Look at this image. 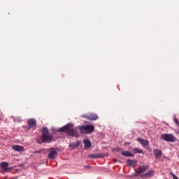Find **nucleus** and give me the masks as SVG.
Here are the masks:
<instances>
[{"mask_svg":"<svg viewBox=\"0 0 179 179\" xmlns=\"http://www.w3.org/2000/svg\"><path fill=\"white\" fill-rule=\"evenodd\" d=\"M52 132H59L60 134H68L69 135H76L78 132V127H74L73 124L68 123L67 124L59 128L57 130L52 129Z\"/></svg>","mask_w":179,"mask_h":179,"instance_id":"obj_1","label":"nucleus"},{"mask_svg":"<svg viewBox=\"0 0 179 179\" xmlns=\"http://www.w3.org/2000/svg\"><path fill=\"white\" fill-rule=\"evenodd\" d=\"M77 129H79L81 134H92L94 131L93 125L78 126Z\"/></svg>","mask_w":179,"mask_h":179,"instance_id":"obj_2","label":"nucleus"},{"mask_svg":"<svg viewBox=\"0 0 179 179\" xmlns=\"http://www.w3.org/2000/svg\"><path fill=\"white\" fill-rule=\"evenodd\" d=\"M27 127H24L26 128L25 130L30 131V129H36L37 128V121L36 119L30 118L27 122Z\"/></svg>","mask_w":179,"mask_h":179,"instance_id":"obj_3","label":"nucleus"},{"mask_svg":"<svg viewBox=\"0 0 179 179\" xmlns=\"http://www.w3.org/2000/svg\"><path fill=\"white\" fill-rule=\"evenodd\" d=\"M41 140V141H40L38 140L37 141L38 143H40V145H41V143H44V142H50V141L52 140V136L43 135V136H42Z\"/></svg>","mask_w":179,"mask_h":179,"instance_id":"obj_4","label":"nucleus"},{"mask_svg":"<svg viewBox=\"0 0 179 179\" xmlns=\"http://www.w3.org/2000/svg\"><path fill=\"white\" fill-rule=\"evenodd\" d=\"M162 139L166 141V142H176V141H177V138L173 135H163Z\"/></svg>","mask_w":179,"mask_h":179,"instance_id":"obj_5","label":"nucleus"},{"mask_svg":"<svg viewBox=\"0 0 179 179\" xmlns=\"http://www.w3.org/2000/svg\"><path fill=\"white\" fill-rule=\"evenodd\" d=\"M127 164L129 167H136L138 166V160L136 159H127Z\"/></svg>","mask_w":179,"mask_h":179,"instance_id":"obj_6","label":"nucleus"},{"mask_svg":"<svg viewBox=\"0 0 179 179\" xmlns=\"http://www.w3.org/2000/svg\"><path fill=\"white\" fill-rule=\"evenodd\" d=\"M155 176V171L150 170L146 173L142 174L141 176V178H152Z\"/></svg>","mask_w":179,"mask_h":179,"instance_id":"obj_7","label":"nucleus"},{"mask_svg":"<svg viewBox=\"0 0 179 179\" xmlns=\"http://www.w3.org/2000/svg\"><path fill=\"white\" fill-rule=\"evenodd\" d=\"M85 118L90 121H96V120L99 118V116H97L96 113H90L89 115H85Z\"/></svg>","mask_w":179,"mask_h":179,"instance_id":"obj_8","label":"nucleus"},{"mask_svg":"<svg viewBox=\"0 0 179 179\" xmlns=\"http://www.w3.org/2000/svg\"><path fill=\"white\" fill-rule=\"evenodd\" d=\"M148 169H149L148 166H141L136 170V173L137 174H142V173H145Z\"/></svg>","mask_w":179,"mask_h":179,"instance_id":"obj_9","label":"nucleus"},{"mask_svg":"<svg viewBox=\"0 0 179 179\" xmlns=\"http://www.w3.org/2000/svg\"><path fill=\"white\" fill-rule=\"evenodd\" d=\"M0 166L1 167V169L3 170V171H9V170H12V168H8V166H9V164H8V162H1L0 164Z\"/></svg>","mask_w":179,"mask_h":179,"instance_id":"obj_10","label":"nucleus"},{"mask_svg":"<svg viewBox=\"0 0 179 179\" xmlns=\"http://www.w3.org/2000/svg\"><path fill=\"white\" fill-rule=\"evenodd\" d=\"M83 143L85 145V148H86L87 149L92 148V143L90 142V140L85 139L83 141Z\"/></svg>","mask_w":179,"mask_h":179,"instance_id":"obj_11","label":"nucleus"},{"mask_svg":"<svg viewBox=\"0 0 179 179\" xmlns=\"http://www.w3.org/2000/svg\"><path fill=\"white\" fill-rule=\"evenodd\" d=\"M12 148L13 150H16L17 152H23L24 150V148L20 145H13Z\"/></svg>","mask_w":179,"mask_h":179,"instance_id":"obj_12","label":"nucleus"},{"mask_svg":"<svg viewBox=\"0 0 179 179\" xmlns=\"http://www.w3.org/2000/svg\"><path fill=\"white\" fill-rule=\"evenodd\" d=\"M55 155H57V150H55V149L51 150L50 152L48 154L49 159H55Z\"/></svg>","mask_w":179,"mask_h":179,"instance_id":"obj_13","label":"nucleus"},{"mask_svg":"<svg viewBox=\"0 0 179 179\" xmlns=\"http://www.w3.org/2000/svg\"><path fill=\"white\" fill-rule=\"evenodd\" d=\"M138 141L142 145V146H148L149 145V141L142 138H138Z\"/></svg>","mask_w":179,"mask_h":179,"instance_id":"obj_14","label":"nucleus"},{"mask_svg":"<svg viewBox=\"0 0 179 179\" xmlns=\"http://www.w3.org/2000/svg\"><path fill=\"white\" fill-rule=\"evenodd\" d=\"M122 156L124 157H134V154L131 153L129 151L122 152Z\"/></svg>","mask_w":179,"mask_h":179,"instance_id":"obj_15","label":"nucleus"},{"mask_svg":"<svg viewBox=\"0 0 179 179\" xmlns=\"http://www.w3.org/2000/svg\"><path fill=\"white\" fill-rule=\"evenodd\" d=\"M79 145H80V141H77L76 143H71L69 144V148H71V149H76V148H78Z\"/></svg>","mask_w":179,"mask_h":179,"instance_id":"obj_16","label":"nucleus"},{"mask_svg":"<svg viewBox=\"0 0 179 179\" xmlns=\"http://www.w3.org/2000/svg\"><path fill=\"white\" fill-rule=\"evenodd\" d=\"M41 132L42 133V135H48L50 131H48V128L47 127H42L41 129Z\"/></svg>","mask_w":179,"mask_h":179,"instance_id":"obj_17","label":"nucleus"},{"mask_svg":"<svg viewBox=\"0 0 179 179\" xmlns=\"http://www.w3.org/2000/svg\"><path fill=\"white\" fill-rule=\"evenodd\" d=\"M154 155L155 157H160L162 156V151L157 149L154 150Z\"/></svg>","mask_w":179,"mask_h":179,"instance_id":"obj_18","label":"nucleus"},{"mask_svg":"<svg viewBox=\"0 0 179 179\" xmlns=\"http://www.w3.org/2000/svg\"><path fill=\"white\" fill-rule=\"evenodd\" d=\"M134 153H143V155H145V152L143 150L139 149V148H133Z\"/></svg>","mask_w":179,"mask_h":179,"instance_id":"obj_19","label":"nucleus"},{"mask_svg":"<svg viewBox=\"0 0 179 179\" xmlns=\"http://www.w3.org/2000/svg\"><path fill=\"white\" fill-rule=\"evenodd\" d=\"M90 157L91 159H99V157H101V155H94V154H92V155H90Z\"/></svg>","mask_w":179,"mask_h":179,"instance_id":"obj_20","label":"nucleus"},{"mask_svg":"<svg viewBox=\"0 0 179 179\" xmlns=\"http://www.w3.org/2000/svg\"><path fill=\"white\" fill-rule=\"evenodd\" d=\"M18 121H19V122H22V118L18 117Z\"/></svg>","mask_w":179,"mask_h":179,"instance_id":"obj_21","label":"nucleus"},{"mask_svg":"<svg viewBox=\"0 0 179 179\" xmlns=\"http://www.w3.org/2000/svg\"><path fill=\"white\" fill-rule=\"evenodd\" d=\"M164 135H166V134H164Z\"/></svg>","mask_w":179,"mask_h":179,"instance_id":"obj_22","label":"nucleus"}]
</instances>
